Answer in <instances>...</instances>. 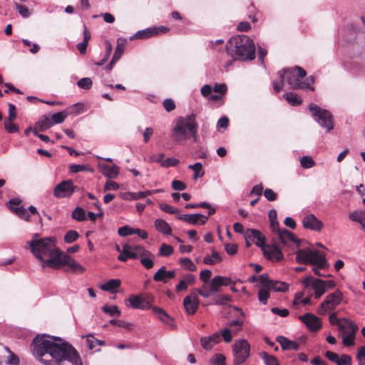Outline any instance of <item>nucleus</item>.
<instances>
[{
  "mask_svg": "<svg viewBox=\"0 0 365 365\" xmlns=\"http://www.w3.org/2000/svg\"><path fill=\"white\" fill-rule=\"evenodd\" d=\"M31 349L35 358L46 365H83L76 349L58 337L38 334Z\"/></svg>",
  "mask_w": 365,
  "mask_h": 365,
  "instance_id": "obj_1",
  "label": "nucleus"
},
{
  "mask_svg": "<svg viewBox=\"0 0 365 365\" xmlns=\"http://www.w3.org/2000/svg\"><path fill=\"white\" fill-rule=\"evenodd\" d=\"M39 234L35 233L31 240L27 242L31 253L42 262V267H47V259H55L61 251L56 248V239L53 237L39 238Z\"/></svg>",
  "mask_w": 365,
  "mask_h": 365,
  "instance_id": "obj_2",
  "label": "nucleus"
},
{
  "mask_svg": "<svg viewBox=\"0 0 365 365\" xmlns=\"http://www.w3.org/2000/svg\"><path fill=\"white\" fill-rule=\"evenodd\" d=\"M227 50L235 61L253 60L255 46L252 39L242 34L230 38L226 45Z\"/></svg>",
  "mask_w": 365,
  "mask_h": 365,
  "instance_id": "obj_3",
  "label": "nucleus"
},
{
  "mask_svg": "<svg viewBox=\"0 0 365 365\" xmlns=\"http://www.w3.org/2000/svg\"><path fill=\"white\" fill-rule=\"evenodd\" d=\"M296 260L300 264L314 265L312 272L319 277H329L326 272L329 267L327 259L319 250L312 249H299L296 252Z\"/></svg>",
  "mask_w": 365,
  "mask_h": 365,
  "instance_id": "obj_4",
  "label": "nucleus"
},
{
  "mask_svg": "<svg viewBox=\"0 0 365 365\" xmlns=\"http://www.w3.org/2000/svg\"><path fill=\"white\" fill-rule=\"evenodd\" d=\"M278 74L282 83H287L289 88L314 90L313 87L311 86V84L314 81L313 76H310L304 81H301L299 78V77L304 78L307 75L306 71L299 66L284 68L279 71Z\"/></svg>",
  "mask_w": 365,
  "mask_h": 365,
  "instance_id": "obj_5",
  "label": "nucleus"
},
{
  "mask_svg": "<svg viewBox=\"0 0 365 365\" xmlns=\"http://www.w3.org/2000/svg\"><path fill=\"white\" fill-rule=\"evenodd\" d=\"M196 123L195 115L193 113L180 117L173 129V140L180 143L187 139L190 137V133H195Z\"/></svg>",
  "mask_w": 365,
  "mask_h": 365,
  "instance_id": "obj_6",
  "label": "nucleus"
},
{
  "mask_svg": "<svg viewBox=\"0 0 365 365\" xmlns=\"http://www.w3.org/2000/svg\"><path fill=\"white\" fill-rule=\"evenodd\" d=\"M47 259L46 265L53 269H60L62 266H67L68 268L65 269L66 272H71L75 274H81L85 272V268L82 267L74 259L71 258L68 255L63 254L62 252L56 259Z\"/></svg>",
  "mask_w": 365,
  "mask_h": 365,
  "instance_id": "obj_7",
  "label": "nucleus"
},
{
  "mask_svg": "<svg viewBox=\"0 0 365 365\" xmlns=\"http://www.w3.org/2000/svg\"><path fill=\"white\" fill-rule=\"evenodd\" d=\"M309 111L314 120L323 128L327 130V132H330L334 129V120L331 113L320 108L314 103H311L309 106Z\"/></svg>",
  "mask_w": 365,
  "mask_h": 365,
  "instance_id": "obj_8",
  "label": "nucleus"
},
{
  "mask_svg": "<svg viewBox=\"0 0 365 365\" xmlns=\"http://www.w3.org/2000/svg\"><path fill=\"white\" fill-rule=\"evenodd\" d=\"M233 365H240L246 361L250 354V344L245 339H240L232 346Z\"/></svg>",
  "mask_w": 365,
  "mask_h": 365,
  "instance_id": "obj_9",
  "label": "nucleus"
},
{
  "mask_svg": "<svg viewBox=\"0 0 365 365\" xmlns=\"http://www.w3.org/2000/svg\"><path fill=\"white\" fill-rule=\"evenodd\" d=\"M342 298V293L339 290L328 294L325 300L319 307L318 314L324 315L327 311L334 309L341 303Z\"/></svg>",
  "mask_w": 365,
  "mask_h": 365,
  "instance_id": "obj_10",
  "label": "nucleus"
},
{
  "mask_svg": "<svg viewBox=\"0 0 365 365\" xmlns=\"http://www.w3.org/2000/svg\"><path fill=\"white\" fill-rule=\"evenodd\" d=\"M77 190L78 187L73 185L71 180H63L55 187L53 195L57 198L68 197Z\"/></svg>",
  "mask_w": 365,
  "mask_h": 365,
  "instance_id": "obj_11",
  "label": "nucleus"
},
{
  "mask_svg": "<svg viewBox=\"0 0 365 365\" xmlns=\"http://www.w3.org/2000/svg\"><path fill=\"white\" fill-rule=\"evenodd\" d=\"M302 284L305 287H312L314 290V295L317 299H319L326 292L324 280L316 279L311 275L305 277L302 280Z\"/></svg>",
  "mask_w": 365,
  "mask_h": 365,
  "instance_id": "obj_12",
  "label": "nucleus"
},
{
  "mask_svg": "<svg viewBox=\"0 0 365 365\" xmlns=\"http://www.w3.org/2000/svg\"><path fill=\"white\" fill-rule=\"evenodd\" d=\"M168 28L165 26H159V27H150L143 30H140L137 31L135 34L131 36L129 38L130 41H133L134 39H145L150 38L154 36H157L160 33H166L168 31Z\"/></svg>",
  "mask_w": 365,
  "mask_h": 365,
  "instance_id": "obj_13",
  "label": "nucleus"
},
{
  "mask_svg": "<svg viewBox=\"0 0 365 365\" xmlns=\"http://www.w3.org/2000/svg\"><path fill=\"white\" fill-rule=\"evenodd\" d=\"M276 232L282 245L287 246L289 245V242H292L295 244L296 247H299L300 246L301 240L296 237L292 232L287 229L277 228V231H276Z\"/></svg>",
  "mask_w": 365,
  "mask_h": 365,
  "instance_id": "obj_14",
  "label": "nucleus"
},
{
  "mask_svg": "<svg viewBox=\"0 0 365 365\" xmlns=\"http://www.w3.org/2000/svg\"><path fill=\"white\" fill-rule=\"evenodd\" d=\"M299 319L312 331H317L322 327L320 319L313 314L307 313L299 316Z\"/></svg>",
  "mask_w": 365,
  "mask_h": 365,
  "instance_id": "obj_15",
  "label": "nucleus"
},
{
  "mask_svg": "<svg viewBox=\"0 0 365 365\" xmlns=\"http://www.w3.org/2000/svg\"><path fill=\"white\" fill-rule=\"evenodd\" d=\"M200 301L195 292H192L190 295L185 297L183 299V306L186 312L190 314L196 313L199 308Z\"/></svg>",
  "mask_w": 365,
  "mask_h": 365,
  "instance_id": "obj_16",
  "label": "nucleus"
},
{
  "mask_svg": "<svg viewBox=\"0 0 365 365\" xmlns=\"http://www.w3.org/2000/svg\"><path fill=\"white\" fill-rule=\"evenodd\" d=\"M264 255L269 259L272 261H280L283 259L284 255L282 252V248L277 245H266V247L262 250Z\"/></svg>",
  "mask_w": 365,
  "mask_h": 365,
  "instance_id": "obj_17",
  "label": "nucleus"
},
{
  "mask_svg": "<svg viewBox=\"0 0 365 365\" xmlns=\"http://www.w3.org/2000/svg\"><path fill=\"white\" fill-rule=\"evenodd\" d=\"M302 225L304 228L316 232L321 231L324 226L323 222L313 214L306 215L302 220Z\"/></svg>",
  "mask_w": 365,
  "mask_h": 365,
  "instance_id": "obj_18",
  "label": "nucleus"
},
{
  "mask_svg": "<svg viewBox=\"0 0 365 365\" xmlns=\"http://www.w3.org/2000/svg\"><path fill=\"white\" fill-rule=\"evenodd\" d=\"M176 273L174 270H167L165 266H162L153 275V280L157 282L167 283L170 279L175 278Z\"/></svg>",
  "mask_w": 365,
  "mask_h": 365,
  "instance_id": "obj_19",
  "label": "nucleus"
},
{
  "mask_svg": "<svg viewBox=\"0 0 365 365\" xmlns=\"http://www.w3.org/2000/svg\"><path fill=\"white\" fill-rule=\"evenodd\" d=\"M232 282L230 277L217 275L213 277L210 282V292L216 293L220 291V287L228 286L231 284Z\"/></svg>",
  "mask_w": 365,
  "mask_h": 365,
  "instance_id": "obj_20",
  "label": "nucleus"
},
{
  "mask_svg": "<svg viewBox=\"0 0 365 365\" xmlns=\"http://www.w3.org/2000/svg\"><path fill=\"white\" fill-rule=\"evenodd\" d=\"M128 302L130 307L134 309H148L152 306L146 299L137 295H131L128 299Z\"/></svg>",
  "mask_w": 365,
  "mask_h": 365,
  "instance_id": "obj_21",
  "label": "nucleus"
},
{
  "mask_svg": "<svg viewBox=\"0 0 365 365\" xmlns=\"http://www.w3.org/2000/svg\"><path fill=\"white\" fill-rule=\"evenodd\" d=\"M220 341V333H215L209 336H204L200 339V343L203 349L210 350L213 346Z\"/></svg>",
  "mask_w": 365,
  "mask_h": 365,
  "instance_id": "obj_22",
  "label": "nucleus"
},
{
  "mask_svg": "<svg viewBox=\"0 0 365 365\" xmlns=\"http://www.w3.org/2000/svg\"><path fill=\"white\" fill-rule=\"evenodd\" d=\"M276 341L280 344L283 350L297 351L299 349V345L298 343L289 340L285 336H278L276 337Z\"/></svg>",
  "mask_w": 365,
  "mask_h": 365,
  "instance_id": "obj_23",
  "label": "nucleus"
},
{
  "mask_svg": "<svg viewBox=\"0 0 365 365\" xmlns=\"http://www.w3.org/2000/svg\"><path fill=\"white\" fill-rule=\"evenodd\" d=\"M128 259H138L135 252L133 250V246L125 244L123 245L122 253H120L118 259L121 262H126Z\"/></svg>",
  "mask_w": 365,
  "mask_h": 365,
  "instance_id": "obj_24",
  "label": "nucleus"
},
{
  "mask_svg": "<svg viewBox=\"0 0 365 365\" xmlns=\"http://www.w3.org/2000/svg\"><path fill=\"white\" fill-rule=\"evenodd\" d=\"M247 232L250 233L252 240H256L255 245L260 247L262 250L266 247V237L260 231L255 229H248Z\"/></svg>",
  "mask_w": 365,
  "mask_h": 365,
  "instance_id": "obj_25",
  "label": "nucleus"
},
{
  "mask_svg": "<svg viewBox=\"0 0 365 365\" xmlns=\"http://www.w3.org/2000/svg\"><path fill=\"white\" fill-rule=\"evenodd\" d=\"M101 173L108 178H115L119 173V168L116 165L109 166L106 164L100 165Z\"/></svg>",
  "mask_w": 365,
  "mask_h": 365,
  "instance_id": "obj_26",
  "label": "nucleus"
},
{
  "mask_svg": "<svg viewBox=\"0 0 365 365\" xmlns=\"http://www.w3.org/2000/svg\"><path fill=\"white\" fill-rule=\"evenodd\" d=\"M155 229L164 235H170L172 234V229L169 224L162 219H157L154 222Z\"/></svg>",
  "mask_w": 365,
  "mask_h": 365,
  "instance_id": "obj_27",
  "label": "nucleus"
},
{
  "mask_svg": "<svg viewBox=\"0 0 365 365\" xmlns=\"http://www.w3.org/2000/svg\"><path fill=\"white\" fill-rule=\"evenodd\" d=\"M120 280L118 279H112L106 282L105 284L101 285V289L103 291L115 293L116 289L120 286Z\"/></svg>",
  "mask_w": 365,
  "mask_h": 365,
  "instance_id": "obj_28",
  "label": "nucleus"
},
{
  "mask_svg": "<svg viewBox=\"0 0 365 365\" xmlns=\"http://www.w3.org/2000/svg\"><path fill=\"white\" fill-rule=\"evenodd\" d=\"M126 43L127 39L125 38H118L117 39V46L115 50V53L112 57L114 58V60L118 61L121 58V56L124 52Z\"/></svg>",
  "mask_w": 365,
  "mask_h": 365,
  "instance_id": "obj_29",
  "label": "nucleus"
},
{
  "mask_svg": "<svg viewBox=\"0 0 365 365\" xmlns=\"http://www.w3.org/2000/svg\"><path fill=\"white\" fill-rule=\"evenodd\" d=\"M141 264L147 269H150L154 266V255L150 252H145L144 255L139 257Z\"/></svg>",
  "mask_w": 365,
  "mask_h": 365,
  "instance_id": "obj_30",
  "label": "nucleus"
},
{
  "mask_svg": "<svg viewBox=\"0 0 365 365\" xmlns=\"http://www.w3.org/2000/svg\"><path fill=\"white\" fill-rule=\"evenodd\" d=\"M150 309L155 315L158 317L163 322L169 324V321L172 320L170 317L162 308L156 306H151Z\"/></svg>",
  "mask_w": 365,
  "mask_h": 365,
  "instance_id": "obj_31",
  "label": "nucleus"
},
{
  "mask_svg": "<svg viewBox=\"0 0 365 365\" xmlns=\"http://www.w3.org/2000/svg\"><path fill=\"white\" fill-rule=\"evenodd\" d=\"M342 323H339V329L343 333V334H351V325H353L355 327H358L354 322L348 319L342 318Z\"/></svg>",
  "mask_w": 365,
  "mask_h": 365,
  "instance_id": "obj_32",
  "label": "nucleus"
},
{
  "mask_svg": "<svg viewBox=\"0 0 365 365\" xmlns=\"http://www.w3.org/2000/svg\"><path fill=\"white\" fill-rule=\"evenodd\" d=\"M200 217H202V215L199 213L193 215L184 214L178 215L177 218L191 225H197Z\"/></svg>",
  "mask_w": 365,
  "mask_h": 365,
  "instance_id": "obj_33",
  "label": "nucleus"
},
{
  "mask_svg": "<svg viewBox=\"0 0 365 365\" xmlns=\"http://www.w3.org/2000/svg\"><path fill=\"white\" fill-rule=\"evenodd\" d=\"M283 98L293 106H299L302 102L301 98L293 92H288L283 94Z\"/></svg>",
  "mask_w": 365,
  "mask_h": 365,
  "instance_id": "obj_34",
  "label": "nucleus"
},
{
  "mask_svg": "<svg viewBox=\"0 0 365 365\" xmlns=\"http://www.w3.org/2000/svg\"><path fill=\"white\" fill-rule=\"evenodd\" d=\"M72 111L69 110H63L61 112H58L51 115V120L53 122V125L63 123L66 117L71 114Z\"/></svg>",
  "mask_w": 365,
  "mask_h": 365,
  "instance_id": "obj_35",
  "label": "nucleus"
},
{
  "mask_svg": "<svg viewBox=\"0 0 365 365\" xmlns=\"http://www.w3.org/2000/svg\"><path fill=\"white\" fill-rule=\"evenodd\" d=\"M351 334H344L342 337V341L344 346H351L354 344V337L356 331H358V327H355L353 325H351Z\"/></svg>",
  "mask_w": 365,
  "mask_h": 365,
  "instance_id": "obj_36",
  "label": "nucleus"
},
{
  "mask_svg": "<svg viewBox=\"0 0 365 365\" xmlns=\"http://www.w3.org/2000/svg\"><path fill=\"white\" fill-rule=\"evenodd\" d=\"M41 130H45L53 125V122L51 120V116L44 115H43L37 123Z\"/></svg>",
  "mask_w": 365,
  "mask_h": 365,
  "instance_id": "obj_37",
  "label": "nucleus"
},
{
  "mask_svg": "<svg viewBox=\"0 0 365 365\" xmlns=\"http://www.w3.org/2000/svg\"><path fill=\"white\" fill-rule=\"evenodd\" d=\"M268 288L274 292H286L288 289V285L283 282L272 280Z\"/></svg>",
  "mask_w": 365,
  "mask_h": 365,
  "instance_id": "obj_38",
  "label": "nucleus"
},
{
  "mask_svg": "<svg viewBox=\"0 0 365 365\" xmlns=\"http://www.w3.org/2000/svg\"><path fill=\"white\" fill-rule=\"evenodd\" d=\"M222 261V257L218 252L215 250H212V256H206L203 259V262L205 264H214L217 262H220Z\"/></svg>",
  "mask_w": 365,
  "mask_h": 365,
  "instance_id": "obj_39",
  "label": "nucleus"
},
{
  "mask_svg": "<svg viewBox=\"0 0 365 365\" xmlns=\"http://www.w3.org/2000/svg\"><path fill=\"white\" fill-rule=\"evenodd\" d=\"M9 208L12 212H14L20 218H21L26 221L30 220V215H29L28 211L24 207L21 206V207H13L11 206H10Z\"/></svg>",
  "mask_w": 365,
  "mask_h": 365,
  "instance_id": "obj_40",
  "label": "nucleus"
},
{
  "mask_svg": "<svg viewBox=\"0 0 365 365\" xmlns=\"http://www.w3.org/2000/svg\"><path fill=\"white\" fill-rule=\"evenodd\" d=\"M268 216L270 221V228L272 231H277V228H279V222L277 221V211L274 209L270 210L269 211Z\"/></svg>",
  "mask_w": 365,
  "mask_h": 365,
  "instance_id": "obj_41",
  "label": "nucleus"
},
{
  "mask_svg": "<svg viewBox=\"0 0 365 365\" xmlns=\"http://www.w3.org/2000/svg\"><path fill=\"white\" fill-rule=\"evenodd\" d=\"M189 169L194 170L193 179L197 180L198 178L202 177L205 174V172L202 169V165L200 163L197 162L193 165H190L188 166Z\"/></svg>",
  "mask_w": 365,
  "mask_h": 365,
  "instance_id": "obj_42",
  "label": "nucleus"
},
{
  "mask_svg": "<svg viewBox=\"0 0 365 365\" xmlns=\"http://www.w3.org/2000/svg\"><path fill=\"white\" fill-rule=\"evenodd\" d=\"M120 197L126 200H135L143 197V194L140 192H123L120 193Z\"/></svg>",
  "mask_w": 365,
  "mask_h": 365,
  "instance_id": "obj_43",
  "label": "nucleus"
},
{
  "mask_svg": "<svg viewBox=\"0 0 365 365\" xmlns=\"http://www.w3.org/2000/svg\"><path fill=\"white\" fill-rule=\"evenodd\" d=\"M71 217L73 219L81 222L86 219V213L83 208L78 207L72 212Z\"/></svg>",
  "mask_w": 365,
  "mask_h": 365,
  "instance_id": "obj_44",
  "label": "nucleus"
},
{
  "mask_svg": "<svg viewBox=\"0 0 365 365\" xmlns=\"http://www.w3.org/2000/svg\"><path fill=\"white\" fill-rule=\"evenodd\" d=\"M102 311L106 314H108L110 317L117 316L119 317L120 315V311L118 307L115 305L108 306L104 305L102 307Z\"/></svg>",
  "mask_w": 365,
  "mask_h": 365,
  "instance_id": "obj_45",
  "label": "nucleus"
},
{
  "mask_svg": "<svg viewBox=\"0 0 365 365\" xmlns=\"http://www.w3.org/2000/svg\"><path fill=\"white\" fill-rule=\"evenodd\" d=\"M260 356L266 365H280L275 356L269 355L265 351L262 352Z\"/></svg>",
  "mask_w": 365,
  "mask_h": 365,
  "instance_id": "obj_46",
  "label": "nucleus"
},
{
  "mask_svg": "<svg viewBox=\"0 0 365 365\" xmlns=\"http://www.w3.org/2000/svg\"><path fill=\"white\" fill-rule=\"evenodd\" d=\"M174 252L173 247L171 245L163 243L161 245L158 255L162 257H168L171 255Z\"/></svg>",
  "mask_w": 365,
  "mask_h": 365,
  "instance_id": "obj_47",
  "label": "nucleus"
},
{
  "mask_svg": "<svg viewBox=\"0 0 365 365\" xmlns=\"http://www.w3.org/2000/svg\"><path fill=\"white\" fill-rule=\"evenodd\" d=\"M269 289L266 287L261 288L258 292V299L263 304H266L267 303V300L269 298Z\"/></svg>",
  "mask_w": 365,
  "mask_h": 365,
  "instance_id": "obj_48",
  "label": "nucleus"
},
{
  "mask_svg": "<svg viewBox=\"0 0 365 365\" xmlns=\"http://www.w3.org/2000/svg\"><path fill=\"white\" fill-rule=\"evenodd\" d=\"M180 264L186 270L191 271V272L196 270L195 265L192 262V260L190 259L189 258H187V257L181 258L180 259Z\"/></svg>",
  "mask_w": 365,
  "mask_h": 365,
  "instance_id": "obj_49",
  "label": "nucleus"
},
{
  "mask_svg": "<svg viewBox=\"0 0 365 365\" xmlns=\"http://www.w3.org/2000/svg\"><path fill=\"white\" fill-rule=\"evenodd\" d=\"M4 349L9 354L6 359V364L9 365H19V357L14 354L7 346H5Z\"/></svg>",
  "mask_w": 365,
  "mask_h": 365,
  "instance_id": "obj_50",
  "label": "nucleus"
},
{
  "mask_svg": "<svg viewBox=\"0 0 365 365\" xmlns=\"http://www.w3.org/2000/svg\"><path fill=\"white\" fill-rule=\"evenodd\" d=\"M92 84V80L88 77L82 78L77 82L78 86L84 90H89Z\"/></svg>",
  "mask_w": 365,
  "mask_h": 365,
  "instance_id": "obj_51",
  "label": "nucleus"
},
{
  "mask_svg": "<svg viewBox=\"0 0 365 365\" xmlns=\"http://www.w3.org/2000/svg\"><path fill=\"white\" fill-rule=\"evenodd\" d=\"M14 120L5 119L4 128L9 133H14L19 131V127L12 123Z\"/></svg>",
  "mask_w": 365,
  "mask_h": 365,
  "instance_id": "obj_52",
  "label": "nucleus"
},
{
  "mask_svg": "<svg viewBox=\"0 0 365 365\" xmlns=\"http://www.w3.org/2000/svg\"><path fill=\"white\" fill-rule=\"evenodd\" d=\"M79 237L78 233L76 230L68 231L64 236V241L66 243H72Z\"/></svg>",
  "mask_w": 365,
  "mask_h": 365,
  "instance_id": "obj_53",
  "label": "nucleus"
},
{
  "mask_svg": "<svg viewBox=\"0 0 365 365\" xmlns=\"http://www.w3.org/2000/svg\"><path fill=\"white\" fill-rule=\"evenodd\" d=\"M14 7L23 18H27L30 16V11L26 6L14 3Z\"/></svg>",
  "mask_w": 365,
  "mask_h": 365,
  "instance_id": "obj_54",
  "label": "nucleus"
},
{
  "mask_svg": "<svg viewBox=\"0 0 365 365\" xmlns=\"http://www.w3.org/2000/svg\"><path fill=\"white\" fill-rule=\"evenodd\" d=\"M301 166L304 168H311L315 165L314 160L309 156H303L300 160Z\"/></svg>",
  "mask_w": 365,
  "mask_h": 365,
  "instance_id": "obj_55",
  "label": "nucleus"
},
{
  "mask_svg": "<svg viewBox=\"0 0 365 365\" xmlns=\"http://www.w3.org/2000/svg\"><path fill=\"white\" fill-rule=\"evenodd\" d=\"M159 208L165 212H167V213H169V214H178L179 213V210L171 206L169 204H167V203H160L159 205Z\"/></svg>",
  "mask_w": 365,
  "mask_h": 365,
  "instance_id": "obj_56",
  "label": "nucleus"
},
{
  "mask_svg": "<svg viewBox=\"0 0 365 365\" xmlns=\"http://www.w3.org/2000/svg\"><path fill=\"white\" fill-rule=\"evenodd\" d=\"M135 228H132L128 225L118 228V233L121 237H126L135 233Z\"/></svg>",
  "mask_w": 365,
  "mask_h": 365,
  "instance_id": "obj_57",
  "label": "nucleus"
},
{
  "mask_svg": "<svg viewBox=\"0 0 365 365\" xmlns=\"http://www.w3.org/2000/svg\"><path fill=\"white\" fill-rule=\"evenodd\" d=\"M212 365H225V356L221 354H217L210 359Z\"/></svg>",
  "mask_w": 365,
  "mask_h": 365,
  "instance_id": "obj_58",
  "label": "nucleus"
},
{
  "mask_svg": "<svg viewBox=\"0 0 365 365\" xmlns=\"http://www.w3.org/2000/svg\"><path fill=\"white\" fill-rule=\"evenodd\" d=\"M179 163H180V161L177 158H168L162 163V167H163V168L175 167V166L178 165L179 164Z\"/></svg>",
  "mask_w": 365,
  "mask_h": 365,
  "instance_id": "obj_59",
  "label": "nucleus"
},
{
  "mask_svg": "<svg viewBox=\"0 0 365 365\" xmlns=\"http://www.w3.org/2000/svg\"><path fill=\"white\" fill-rule=\"evenodd\" d=\"M163 106L167 112H171L175 108V103L171 98L164 100Z\"/></svg>",
  "mask_w": 365,
  "mask_h": 365,
  "instance_id": "obj_60",
  "label": "nucleus"
},
{
  "mask_svg": "<svg viewBox=\"0 0 365 365\" xmlns=\"http://www.w3.org/2000/svg\"><path fill=\"white\" fill-rule=\"evenodd\" d=\"M259 281L262 285V287L268 288L272 279H269L268 274L264 273L259 276Z\"/></svg>",
  "mask_w": 365,
  "mask_h": 365,
  "instance_id": "obj_61",
  "label": "nucleus"
},
{
  "mask_svg": "<svg viewBox=\"0 0 365 365\" xmlns=\"http://www.w3.org/2000/svg\"><path fill=\"white\" fill-rule=\"evenodd\" d=\"M172 188L175 190L182 191L186 189V185L178 180H174L172 182Z\"/></svg>",
  "mask_w": 365,
  "mask_h": 365,
  "instance_id": "obj_62",
  "label": "nucleus"
},
{
  "mask_svg": "<svg viewBox=\"0 0 365 365\" xmlns=\"http://www.w3.org/2000/svg\"><path fill=\"white\" fill-rule=\"evenodd\" d=\"M220 336H222L224 341L226 343H229L232 341V336L231 335V331L229 328H225L221 331V333L220 334Z\"/></svg>",
  "mask_w": 365,
  "mask_h": 365,
  "instance_id": "obj_63",
  "label": "nucleus"
},
{
  "mask_svg": "<svg viewBox=\"0 0 365 365\" xmlns=\"http://www.w3.org/2000/svg\"><path fill=\"white\" fill-rule=\"evenodd\" d=\"M264 195L268 201H274L277 198V194L270 188H266L264 191Z\"/></svg>",
  "mask_w": 365,
  "mask_h": 365,
  "instance_id": "obj_64",
  "label": "nucleus"
}]
</instances>
